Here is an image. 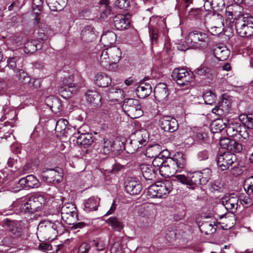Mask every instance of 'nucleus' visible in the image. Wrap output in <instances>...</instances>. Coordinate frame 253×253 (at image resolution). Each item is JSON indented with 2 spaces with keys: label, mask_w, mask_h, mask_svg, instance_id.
I'll list each match as a JSON object with an SVG mask.
<instances>
[{
  "label": "nucleus",
  "mask_w": 253,
  "mask_h": 253,
  "mask_svg": "<svg viewBox=\"0 0 253 253\" xmlns=\"http://www.w3.org/2000/svg\"><path fill=\"white\" fill-rule=\"evenodd\" d=\"M46 203L45 197L39 193H34L23 199L17 200L13 204L17 213H33L43 208Z\"/></svg>",
  "instance_id": "1"
},
{
  "label": "nucleus",
  "mask_w": 253,
  "mask_h": 253,
  "mask_svg": "<svg viewBox=\"0 0 253 253\" xmlns=\"http://www.w3.org/2000/svg\"><path fill=\"white\" fill-rule=\"evenodd\" d=\"M8 235L3 238L2 244L10 248L20 247L28 238L25 229L20 221H11L8 224Z\"/></svg>",
  "instance_id": "2"
},
{
  "label": "nucleus",
  "mask_w": 253,
  "mask_h": 253,
  "mask_svg": "<svg viewBox=\"0 0 253 253\" xmlns=\"http://www.w3.org/2000/svg\"><path fill=\"white\" fill-rule=\"evenodd\" d=\"M239 18L233 23L232 30L235 29L237 33L242 37H248L253 35V17L246 13L244 17Z\"/></svg>",
  "instance_id": "3"
},
{
  "label": "nucleus",
  "mask_w": 253,
  "mask_h": 253,
  "mask_svg": "<svg viewBox=\"0 0 253 253\" xmlns=\"http://www.w3.org/2000/svg\"><path fill=\"white\" fill-rule=\"evenodd\" d=\"M172 183L166 180L158 181L148 188V194L151 198H162L166 197L172 190Z\"/></svg>",
  "instance_id": "4"
},
{
  "label": "nucleus",
  "mask_w": 253,
  "mask_h": 253,
  "mask_svg": "<svg viewBox=\"0 0 253 253\" xmlns=\"http://www.w3.org/2000/svg\"><path fill=\"white\" fill-rule=\"evenodd\" d=\"M122 108L124 112L131 119L138 118L143 113L141 105L139 101L136 99H125Z\"/></svg>",
  "instance_id": "5"
},
{
  "label": "nucleus",
  "mask_w": 253,
  "mask_h": 253,
  "mask_svg": "<svg viewBox=\"0 0 253 253\" xmlns=\"http://www.w3.org/2000/svg\"><path fill=\"white\" fill-rule=\"evenodd\" d=\"M79 89L78 84L74 83V77L70 76L63 79L58 91L63 98H69L75 94Z\"/></svg>",
  "instance_id": "6"
},
{
  "label": "nucleus",
  "mask_w": 253,
  "mask_h": 253,
  "mask_svg": "<svg viewBox=\"0 0 253 253\" xmlns=\"http://www.w3.org/2000/svg\"><path fill=\"white\" fill-rule=\"evenodd\" d=\"M242 10V8L238 4L229 5L226 8V24L228 27L231 28L233 23H235L239 18L245 16L246 13L243 14Z\"/></svg>",
  "instance_id": "7"
},
{
  "label": "nucleus",
  "mask_w": 253,
  "mask_h": 253,
  "mask_svg": "<svg viewBox=\"0 0 253 253\" xmlns=\"http://www.w3.org/2000/svg\"><path fill=\"white\" fill-rule=\"evenodd\" d=\"M61 218L68 224L71 225L78 217L77 210L74 204H65L61 209Z\"/></svg>",
  "instance_id": "8"
},
{
  "label": "nucleus",
  "mask_w": 253,
  "mask_h": 253,
  "mask_svg": "<svg viewBox=\"0 0 253 253\" xmlns=\"http://www.w3.org/2000/svg\"><path fill=\"white\" fill-rule=\"evenodd\" d=\"M193 74L188 72L184 68H175L171 74L173 79L180 86L189 84L193 80Z\"/></svg>",
  "instance_id": "9"
},
{
  "label": "nucleus",
  "mask_w": 253,
  "mask_h": 253,
  "mask_svg": "<svg viewBox=\"0 0 253 253\" xmlns=\"http://www.w3.org/2000/svg\"><path fill=\"white\" fill-rule=\"evenodd\" d=\"M19 186L17 187H11V190L13 192H17L23 188H34L39 186V180L33 175H29L25 177L21 178L18 181L14 182Z\"/></svg>",
  "instance_id": "10"
},
{
  "label": "nucleus",
  "mask_w": 253,
  "mask_h": 253,
  "mask_svg": "<svg viewBox=\"0 0 253 253\" xmlns=\"http://www.w3.org/2000/svg\"><path fill=\"white\" fill-rule=\"evenodd\" d=\"M161 128L166 132H173L178 127L177 121L170 116H162L159 120Z\"/></svg>",
  "instance_id": "11"
},
{
  "label": "nucleus",
  "mask_w": 253,
  "mask_h": 253,
  "mask_svg": "<svg viewBox=\"0 0 253 253\" xmlns=\"http://www.w3.org/2000/svg\"><path fill=\"white\" fill-rule=\"evenodd\" d=\"M200 48V43L198 42L197 31L189 33L185 40V44L179 43L177 48L179 50L185 51L188 49H197Z\"/></svg>",
  "instance_id": "12"
},
{
  "label": "nucleus",
  "mask_w": 253,
  "mask_h": 253,
  "mask_svg": "<svg viewBox=\"0 0 253 253\" xmlns=\"http://www.w3.org/2000/svg\"><path fill=\"white\" fill-rule=\"evenodd\" d=\"M62 171L61 169H47L42 171V176L48 183H58L62 180Z\"/></svg>",
  "instance_id": "13"
},
{
  "label": "nucleus",
  "mask_w": 253,
  "mask_h": 253,
  "mask_svg": "<svg viewBox=\"0 0 253 253\" xmlns=\"http://www.w3.org/2000/svg\"><path fill=\"white\" fill-rule=\"evenodd\" d=\"M236 160L235 155L229 152H224L218 156L217 164L222 170H225L231 166Z\"/></svg>",
  "instance_id": "14"
},
{
  "label": "nucleus",
  "mask_w": 253,
  "mask_h": 253,
  "mask_svg": "<svg viewBox=\"0 0 253 253\" xmlns=\"http://www.w3.org/2000/svg\"><path fill=\"white\" fill-rule=\"evenodd\" d=\"M220 202L229 212L234 213L237 209L239 198L234 194L225 195L221 199Z\"/></svg>",
  "instance_id": "15"
},
{
  "label": "nucleus",
  "mask_w": 253,
  "mask_h": 253,
  "mask_svg": "<svg viewBox=\"0 0 253 253\" xmlns=\"http://www.w3.org/2000/svg\"><path fill=\"white\" fill-rule=\"evenodd\" d=\"M210 18L214 23L213 25L210 28L209 32L212 35H218L222 32L223 30V17L219 14H212L211 16H210Z\"/></svg>",
  "instance_id": "16"
},
{
  "label": "nucleus",
  "mask_w": 253,
  "mask_h": 253,
  "mask_svg": "<svg viewBox=\"0 0 253 253\" xmlns=\"http://www.w3.org/2000/svg\"><path fill=\"white\" fill-rule=\"evenodd\" d=\"M169 90L167 85L163 83L157 84L154 88L155 99L159 102H165L168 100Z\"/></svg>",
  "instance_id": "17"
},
{
  "label": "nucleus",
  "mask_w": 253,
  "mask_h": 253,
  "mask_svg": "<svg viewBox=\"0 0 253 253\" xmlns=\"http://www.w3.org/2000/svg\"><path fill=\"white\" fill-rule=\"evenodd\" d=\"M131 143L136 145L139 143L140 146H145L149 139V134L145 129H140L135 131L131 136Z\"/></svg>",
  "instance_id": "18"
},
{
  "label": "nucleus",
  "mask_w": 253,
  "mask_h": 253,
  "mask_svg": "<svg viewBox=\"0 0 253 253\" xmlns=\"http://www.w3.org/2000/svg\"><path fill=\"white\" fill-rule=\"evenodd\" d=\"M231 107L230 100L223 97L218 105L212 109L211 112L218 116H224L228 113Z\"/></svg>",
  "instance_id": "19"
},
{
  "label": "nucleus",
  "mask_w": 253,
  "mask_h": 253,
  "mask_svg": "<svg viewBox=\"0 0 253 253\" xmlns=\"http://www.w3.org/2000/svg\"><path fill=\"white\" fill-rule=\"evenodd\" d=\"M212 14L209 13L205 8H191L188 12V16L189 18L199 20L202 22H206V18L211 16Z\"/></svg>",
  "instance_id": "20"
},
{
  "label": "nucleus",
  "mask_w": 253,
  "mask_h": 253,
  "mask_svg": "<svg viewBox=\"0 0 253 253\" xmlns=\"http://www.w3.org/2000/svg\"><path fill=\"white\" fill-rule=\"evenodd\" d=\"M171 163L169 164L173 165L176 172L180 171L184 169L186 164V160L184 154L181 152L175 154L173 157H169Z\"/></svg>",
  "instance_id": "21"
},
{
  "label": "nucleus",
  "mask_w": 253,
  "mask_h": 253,
  "mask_svg": "<svg viewBox=\"0 0 253 253\" xmlns=\"http://www.w3.org/2000/svg\"><path fill=\"white\" fill-rule=\"evenodd\" d=\"M140 169L143 177L151 183L155 181L156 172L153 166L149 165L143 164L140 165Z\"/></svg>",
  "instance_id": "22"
},
{
  "label": "nucleus",
  "mask_w": 253,
  "mask_h": 253,
  "mask_svg": "<svg viewBox=\"0 0 253 253\" xmlns=\"http://www.w3.org/2000/svg\"><path fill=\"white\" fill-rule=\"evenodd\" d=\"M128 18L123 14L116 15L113 18V25L119 30L127 29L129 26Z\"/></svg>",
  "instance_id": "23"
},
{
  "label": "nucleus",
  "mask_w": 253,
  "mask_h": 253,
  "mask_svg": "<svg viewBox=\"0 0 253 253\" xmlns=\"http://www.w3.org/2000/svg\"><path fill=\"white\" fill-rule=\"evenodd\" d=\"M125 190L130 195H137L140 193L142 186L138 181L131 178L127 180L125 185Z\"/></svg>",
  "instance_id": "24"
},
{
  "label": "nucleus",
  "mask_w": 253,
  "mask_h": 253,
  "mask_svg": "<svg viewBox=\"0 0 253 253\" xmlns=\"http://www.w3.org/2000/svg\"><path fill=\"white\" fill-rule=\"evenodd\" d=\"M152 90V88L150 84L143 81L140 83L139 86L136 88V92L138 97L144 98L151 94Z\"/></svg>",
  "instance_id": "25"
},
{
  "label": "nucleus",
  "mask_w": 253,
  "mask_h": 253,
  "mask_svg": "<svg viewBox=\"0 0 253 253\" xmlns=\"http://www.w3.org/2000/svg\"><path fill=\"white\" fill-rule=\"evenodd\" d=\"M22 60L20 56L18 55H13L9 57L7 59V65L5 66L10 70L12 72L16 73L19 68L21 67Z\"/></svg>",
  "instance_id": "26"
},
{
  "label": "nucleus",
  "mask_w": 253,
  "mask_h": 253,
  "mask_svg": "<svg viewBox=\"0 0 253 253\" xmlns=\"http://www.w3.org/2000/svg\"><path fill=\"white\" fill-rule=\"evenodd\" d=\"M171 163L170 159L169 158L166 159V161L164 164L160 168V174L165 177H169L173 176L176 172V169H174L173 165L169 164Z\"/></svg>",
  "instance_id": "27"
},
{
  "label": "nucleus",
  "mask_w": 253,
  "mask_h": 253,
  "mask_svg": "<svg viewBox=\"0 0 253 253\" xmlns=\"http://www.w3.org/2000/svg\"><path fill=\"white\" fill-rule=\"evenodd\" d=\"M46 105L55 113L60 112L61 107V101L54 96H49L45 99Z\"/></svg>",
  "instance_id": "28"
},
{
  "label": "nucleus",
  "mask_w": 253,
  "mask_h": 253,
  "mask_svg": "<svg viewBox=\"0 0 253 253\" xmlns=\"http://www.w3.org/2000/svg\"><path fill=\"white\" fill-rule=\"evenodd\" d=\"M107 48L111 60V64H112V67H114L115 69L117 67V63L121 58L122 52L120 48L116 46L110 47Z\"/></svg>",
  "instance_id": "29"
},
{
  "label": "nucleus",
  "mask_w": 253,
  "mask_h": 253,
  "mask_svg": "<svg viewBox=\"0 0 253 253\" xmlns=\"http://www.w3.org/2000/svg\"><path fill=\"white\" fill-rule=\"evenodd\" d=\"M95 29L90 26L85 27L81 32V37L83 40L86 42H91L94 40L96 36Z\"/></svg>",
  "instance_id": "30"
},
{
  "label": "nucleus",
  "mask_w": 253,
  "mask_h": 253,
  "mask_svg": "<svg viewBox=\"0 0 253 253\" xmlns=\"http://www.w3.org/2000/svg\"><path fill=\"white\" fill-rule=\"evenodd\" d=\"M95 78V84L100 87H106L110 85L112 82L111 77L104 73H97Z\"/></svg>",
  "instance_id": "31"
},
{
  "label": "nucleus",
  "mask_w": 253,
  "mask_h": 253,
  "mask_svg": "<svg viewBox=\"0 0 253 253\" xmlns=\"http://www.w3.org/2000/svg\"><path fill=\"white\" fill-rule=\"evenodd\" d=\"M99 63L100 65L108 70H113L114 67H112L111 60L108 53V48L103 49L100 55Z\"/></svg>",
  "instance_id": "32"
},
{
  "label": "nucleus",
  "mask_w": 253,
  "mask_h": 253,
  "mask_svg": "<svg viewBox=\"0 0 253 253\" xmlns=\"http://www.w3.org/2000/svg\"><path fill=\"white\" fill-rule=\"evenodd\" d=\"M99 200L97 197H91L84 202V210L86 212L96 211L99 205Z\"/></svg>",
  "instance_id": "33"
},
{
  "label": "nucleus",
  "mask_w": 253,
  "mask_h": 253,
  "mask_svg": "<svg viewBox=\"0 0 253 253\" xmlns=\"http://www.w3.org/2000/svg\"><path fill=\"white\" fill-rule=\"evenodd\" d=\"M200 171H194L188 173L189 188L194 189L195 188L202 184V180Z\"/></svg>",
  "instance_id": "34"
},
{
  "label": "nucleus",
  "mask_w": 253,
  "mask_h": 253,
  "mask_svg": "<svg viewBox=\"0 0 253 253\" xmlns=\"http://www.w3.org/2000/svg\"><path fill=\"white\" fill-rule=\"evenodd\" d=\"M50 9L53 11H61L66 6L67 0H46Z\"/></svg>",
  "instance_id": "35"
},
{
  "label": "nucleus",
  "mask_w": 253,
  "mask_h": 253,
  "mask_svg": "<svg viewBox=\"0 0 253 253\" xmlns=\"http://www.w3.org/2000/svg\"><path fill=\"white\" fill-rule=\"evenodd\" d=\"M114 143L111 140L104 138L103 142L98 148V152L105 155L109 154L111 152L114 151Z\"/></svg>",
  "instance_id": "36"
},
{
  "label": "nucleus",
  "mask_w": 253,
  "mask_h": 253,
  "mask_svg": "<svg viewBox=\"0 0 253 253\" xmlns=\"http://www.w3.org/2000/svg\"><path fill=\"white\" fill-rule=\"evenodd\" d=\"M240 123L235 121H229L226 124L225 131L227 135L229 137H233L237 136L238 134V129L240 128Z\"/></svg>",
  "instance_id": "37"
},
{
  "label": "nucleus",
  "mask_w": 253,
  "mask_h": 253,
  "mask_svg": "<svg viewBox=\"0 0 253 253\" xmlns=\"http://www.w3.org/2000/svg\"><path fill=\"white\" fill-rule=\"evenodd\" d=\"M42 46L43 45L38 43L37 41H29L25 44L24 51L26 53H33L37 50L41 49Z\"/></svg>",
  "instance_id": "38"
},
{
  "label": "nucleus",
  "mask_w": 253,
  "mask_h": 253,
  "mask_svg": "<svg viewBox=\"0 0 253 253\" xmlns=\"http://www.w3.org/2000/svg\"><path fill=\"white\" fill-rule=\"evenodd\" d=\"M229 51L225 46H217L213 50L214 56L219 60H226L229 55Z\"/></svg>",
  "instance_id": "39"
},
{
  "label": "nucleus",
  "mask_w": 253,
  "mask_h": 253,
  "mask_svg": "<svg viewBox=\"0 0 253 253\" xmlns=\"http://www.w3.org/2000/svg\"><path fill=\"white\" fill-rule=\"evenodd\" d=\"M85 96L87 101L94 106L98 105L101 99L99 93L94 90H88L85 93Z\"/></svg>",
  "instance_id": "40"
},
{
  "label": "nucleus",
  "mask_w": 253,
  "mask_h": 253,
  "mask_svg": "<svg viewBox=\"0 0 253 253\" xmlns=\"http://www.w3.org/2000/svg\"><path fill=\"white\" fill-rule=\"evenodd\" d=\"M164 152L162 151L161 146L159 144H154L149 146L146 150L145 155L149 158H154Z\"/></svg>",
  "instance_id": "41"
},
{
  "label": "nucleus",
  "mask_w": 253,
  "mask_h": 253,
  "mask_svg": "<svg viewBox=\"0 0 253 253\" xmlns=\"http://www.w3.org/2000/svg\"><path fill=\"white\" fill-rule=\"evenodd\" d=\"M124 97V91L121 88L111 86L108 90V97L112 100L118 101Z\"/></svg>",
  "instance_id": "42"
},
{
  "label": "nucleus",
  "mask_w": 253,
  "mask_h": 253,
  "mask_svg": "<svg viewBox=\"0 0 253 253\" xmlns=\"http://www.w3.org/2000/svg\"><path fill=\"white\" fill-rule=\"evenodd\" d=\"M168 155V151L164 150V152H163L162 154H160V155L154 157L152 162L153 168L157 167L159 169L164 164V163L166 161V159L169 158Z\"/></svg>",
  "instance_id": "43"
},
{
  "label": "nucleus",
  "mask_w": 253,
  "mask_h": 253,
  "mask_svg": "<svg viewBox=\"0 0 253 253\" xmlns=\"http://www.w3.org/2000/svg\"><path fill=\"white\" fill-rule=\"evenodd\" d=\"M239 120L242 126L249 128H253V116L251 114H241L239 116Z\"/></svg>",
  "instance_id": "44"
},
{
  "label": "nucleus",
  "mask_w": 253,
  "mask_h": 253,
  "mask_svg": "<svg viewBox=\"0 0 253 253\" xmlns=\"http://www.w3.org/2000/svg\"><path fill=\"white\" fill-rule=\"evenodd\" d=\"M77 141L81 145H89L93 142L92 135L89 133H81L77 137Z\"/></svg>",
  "instance_id": "45"
},
{
  "label": "nucleus",
  "mask_w": 253,
  "mask_h": 253,
  "mask_svg": "<svg viewBox=\"0 0 253 253\" xmlns=\"http://www.w3.org/2000/svg\"><path fill=\"white\" fill-rule=\"evenodd\" d=\"M215 225L214 222H204L200 226V229L206 235L212 234L216 230V228L214 227Z\"/></svg>",
  "instance_id": "46"
},
{
  "label": "nucleus",
  "mask_w": 253,
  "mask_h": 253,
  "mask_svg": "<svg viewBox=\"0 0 253 253\" xmlns=\"http://www.w3.org/2000/svg\"><path fill=\"white\" fill-rule=\"evenodd\" d=\"M116 35L112 31H108L103 34L101 37V41L105 44H113L116 41Z\"/></svg>",
  "instance_id": "47"
},
{
  "label": "nucleus",
  "mask_w": 253,
  "mask_h": 253,
  "mask_svg": "<svg viewBox=\"0 0 253 253\" xmlns=\"http://www.w3.org/2000/svg\"><path fill=\"white\" fill-rule=\"evenodd\" d=\"M106 222L116 231H120L123 228L122 222L116 217H110L106 220Z\"/></svg>",
  "instance_id": "48"
},
{
  "label": "nucleus",
  "mask_w": 253,
  "mask_h": 253,
  "mask_svg": "<svg viewBox=\"0 0 253 253\" xmlns=\"http://www.w3.org/2000/svg\"><path fill=\"white\" fill-rule=\"evenodd\" d=\"M198 42L200 43V48L206 47L209 45L211 42V39L209 35L205 33L197 31Z\"/></svg>",
  "instance_id": "49"
},
{
  "label": "nucleus",
  "mask_w": 253,
  "mask_h": 253,
  "mask_svg": "<svg viewBox=\"0 0 253 253\" xmlns=\"http://www.w3.org/2000/svg\"><path fill=\"white\" fill-rule=\"evenodd\" d=\"M203 98L206 104L212 105L216 100V96L211 90H207L204 92Z\"/></svg>",
  "instance_id": "50"
},
{
  "label": "nucleus",
  "mask_w": 253,
  "mask_h": 253,
  "mask_svg": "<svg viewBox=\"0 0 253 253\" xmlns=\"http://www.w3.org/2000/svg\"><path fill=\"white\" fill-rule=\"evenodd\" d=\"M194 73L199 76L210 78L212 75V69L204 65H201L195 70Z\"/></svg>",
  "instance_id": "51"
},
{
  "label": "nucleus",
  "mask_w": 253,
  "mask_h": 253,
  "mask_svg": "<svg viewBox=\"0 0 253 253\" xmlns=\"http://www.w3.org/2000/svg\"><path fill=\"white\" fill-rule=\"evenodd\" d=\"M226 124L221 120L213 122L211 124V130L213 133L220 132L226 128Z\"/></svg>",
  "instance_id": "52"
},
{
  "label": "nucleus",
  "mask_w": 253,
  "mask_h": 253,
  "mask_svg": "<svg viewBox=\"0 0 253 253\" xmlns=\"http://www.w3.org/2000/svg\"><path fill=\"white\" fill-rule=\"evenodd\" d=\"M224 5L223 0H207L205 1L204 7H211L213 8H221Z\"/></svg>",
  "instance_id": "53"
},
{
  "label": "nucleus",
  "mask_w": 253,
  "mask_h": 253,
  "mask_svg": "<svg viewBox=\"0 0 253 253\" xmlns=\"http://www.w3.org/2000/svg\"><path fill=\"white\" fill-rule=\"evenodd\" d=\"M17 76L20 82L25 84H28L32 81V79L27 73L23 70L19 69L16 72Z\"/></svg>",
  "instance_id": "54"
},
{
  "label": "nucleus",
  "mask_w": 253,
  "mask_h": 253,
  "mask_svg": "<svg viewBox=\"0 0 253 253\" xmlns=\"http://www.w3.org/2000/svg\"><path fill=\"white\" fill-rule=\"evenodd\" d=\"M68 122L65 119H60L56 122L55 130L61 134H64Z\"/></svg>",
  "instance_id": "55"
},
{
  "label": "nucleus",
  "mask_w": 253,
  "mask_h": 253,
  "mask_svg": "<svg viewBox=\"0 0 253 253\" xmlns=\"http://www.w3.org/2000/svg\"><path fill=\"white\" fill-rule=\"evenodd\" d=\"M201 174L202 184L205 185L210 179L211 175V170L208 168L199 171Z\"/></svg>",
  "instance_id": "56"
},
{
  "label": "nucleus",
  "mask_w": 253,
  "mask_h": 253,
  "mask_svg": "<svg viewBox=\"0 0 253 253\" xmlns=\"http://www.w3.org/2000/svg\"><path fill=\"white\" fill-rule=\"evenodd\" d=\"M243 149L242 145L241 143L233 140L231 141V144L229 148L228 151L230 153H239Z\"/></svg>",
  "instance_id": "57"
},
{
  "label": "nucleus",
  "mask_w": 253,
  "mask_h": 253,
  "mask_svg": "<svg viewBox=\"0 0 253 253\" xmlns=\"http://www.w3.org/2000/svg\"><path fill=\"white\" fill-rule=\"evenodd\" d=\"M244 188L249 195L253 194V175L246 180Z\"/></svg>",
  "instance_id": "58"
},
{
  "label": "nucleus",
  "mask_w": 253,
  "mask_h": 253,
  "mask_svg": "<svg viewBox=\"0 0 253 253\" xmlns=\"http://www.w3.org/2000/svg\"><path fill=\"white\" fill-rule=\"evenodd\" d=\"M48 226L51 227L54 230L56 231L58 233L63 228V224L58 220H50L48 222Z\"/></svg>",
  "instance_id": "59"
},
{
  "label": "nucleus",
  "mask_w": 253,
  "mask_h": 253,
  "mask_svg": "<svg viewBox=\"0 0 253 253\" xmlns=\"http://www.w3.org/2000/svg\"><path fill=\"white\" fill-rule=\"evenodd\" d=\"M8 44L12 45V48H15L22 44V38L20 36H14L12 37L8 42Z\"/></svg>",
  "instance_id": "60"
},
{
  "label": "nucleus",
  "mask_w": 253,
  "mask_h": 253,
  "mask_svg": "<svg viewBox=\"0 0 253 253\" xmlns=\"http://www.w3.org/2000/svg\"><path fill=\"white\" fill-rule=\"evenodd\" d=\"M232 140L233 139H230L228 138L221 139L219 141V144L221 148L228 150Z\"/></svg>",
  "instance_id": "61"
},
{
  "label": "nucleus",
  "mask_w": 253,
  "mask_h": 253,
  "mask_svg": "<svg viewBox=\"0 0 253 253\" xmlns=\"http://www.w3.org/2000/svg\"><path fill=\"white\" fill-rule=\"evenodd\" d=\"M175 180L183 184H185L188 185L189 186V178H188V173L187 174V176L183 174H177L174 176Z\"/></svg>",
  "instance_id": "62"
},
{
  "label": "nucleus",
  "mask_w": 253,
  "mask_h": 253,
  "mask_svg": "<svg viewBox=\"0 0 253 253\" xmlns=\"http://www.w3.org/2000/svg\"><path fill=\"white\" fill-rule=\"evenodd\" d=\"M116 4L119 8L124 10H127L129 5L127 0H117Z\"/></svg>",
  "instance_id": "63"
},
{
  "label": "nucleus",
  "mask_w": 253,
  "mask_h": 253,
  "mask_svg": "<svg viewBox=\"0 0 253 253\" xmlns=\"http://www.w3.org/2000/svg\"><path fill=\"white\" fill-rule=\"evenodd\" d=\"M90 248L89 244L84 242L82 243L78 249V253H88Z\"/></svg>",
  "instance_id": "64"
}]
</instances>
